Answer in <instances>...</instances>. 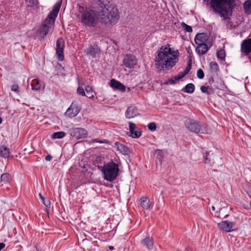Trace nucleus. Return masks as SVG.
Returning a JSON list of instances; mask_svg holds the SVG:
<instances>
[{
	"instance_id": "nucleus-1",
	"label": "nucleus",
	"mask_w": 251,
	"mask_h": 251,
	"mask_svg": "<svg viewBox=\"0 0 251 251\" xmlns=\"http://www.w3.org/2000/svg\"><path fill=\"white\" fill-rule=\"evenodd\" d=\"M170 46L169 44L162 46L156 52L154 66L159 72L171 70L178 61V50L173 49Z\"/></svg>"
},
{
	"instance_id": "nucleus-2",
	"label": "nucleus",
	"mask_w": 251,
	"mask_h": 251,
	"mask_svg": "<svg viewBox=\"0 0 251 251\" xmlns=\"http://www.w3.org/2000/svg\"><path fill=\"white\" fill-rule=\"evenodd\" d=\"M234 0H203L207 5H209L213 11L217 13L224 20L228 19V14L232 11L231 4Z\"/></svg>"
},
{
	"instance_id": "nucleus-3",
	"label": "nucleus",
	"mask_w": 251,
	"mask_h": 251,
	"mask_svg": "<svg viewBox=\"0 0 251 251\" xmlns=\"http://www.w3.org/2000/svg\"><path fill=\"white\" fill-rule=\"evenodd\" d=\"M99 2L100 3V5L101 8L99 12L101 22L105 24H109L112 25L116 24L120 17L118 8L112 5L108 6L107 7L102 2L100 1Z\"/></svg>"
},
{
	"instance_id": "nucleus-4",
	"label": "nucleus",
	"mask_w": 251,
	"mask_h": 251,
	"mask_svg": "<svg viewBox=\"0 0 251 251\" xmlns=\"http://www.w3.org/2000/svg\"><path fill=\"white\" fill-rule=\"evenodd\" d=\"M78 12L81 14V22L88 26L94 27L97 24L100 11L88 7L79 6Z\"/></svg>"
},
{
	"instance_id": "nucleus-5",
	"label": "nucleus",
	"mask_w": 251,
	"mask_h": 251,
	"mask_svg": "<svg viewBox=\"0 0 251 251\" xmlns=\"http://www.w3.org/2000/svg\"><path fill=\"white\" fill-rule=\"evenodd\" d=\"M101 170L104 179L112 182L117 177L119 171V166L113 161L104 164Z\"/></svg>"
},
{
	"instance_id": "nucleus-6",
	"label": "nucleus",
	"mask_w": 251,
	"mask_h": 251,
	"mask_svg": "<svg viewBox=\"0 0 251 251\" xmlns=\"http://www.w3.org/2000/svg\"><path fill=\"white\" fill-rule=\"evenodd\" d=\"M184 124L188 130L196 133H205L206 132L205 130L207 126L206 124L199 123L193 119L187 118L185 120Z\"/></svg>"
},
{
	"instance_id": "nucleus-7",
	"label": "nucleus",
	"mask_w": 251,
	"mask_h": 251,
	"mask_svg": "<svg viewBox=\"0 0 251 251\" xmlns=\"http://www.w3.org/2000/svg\"><path fill=\"white\" fill-rule=\"evenodd\" d=\"M61 4L62 0H61L54 4L52 11L50 12L47 17L44 20L46 23H50L52 25L54 24L55 18L57 16Z\"/></svg>"
},
{
	"instance_id": "nucleus-8",
	"label": "nucleus",
	"mask_w": 251,
	"mask_h": 251,
	"mask_svg": "<svg viewBox=\"0 0 251 251\" xmlns=\"http://www.w3.org/2000/svg\"><path fill=\"white\" fill-rule=\"evenodd\" d=\"M65 47V41L62 38H59L56 41V54L59 60L64 59L63 51Z\"/></svg>"
},
{
	"instance_id": "nucleus-9",
	"label": "nucleus",
	"mask_w": 251,
	"mask_h": 251,
	"mask_svg": "<svg viewBox=\"0 0 251 251\" xmlns=\"http://www.w3.org/2000/svg\"><path fill=\"white\" fill-rule=\"evenodd\" d=\"M123 62L126 67L133 68L137 65V59L134 55L129 54L125 56Z\"/></svg>"
},
{
	"instance_id": "nucleus-10",
	"label": "nucleus",
	"mask_w": 251,
	"mask_h": 251,
	"mask_svg": "<svg viewBox=\"0 0 251 251\" xmlns=\"http://www.w3.org/2000/svg\"><path fill=\"white\" fill-rule=\"evenodd\" d=\"M219 227L226 232H231L236 229L235 223L234 222L224 221L218 224Z\"/></svg>"
},
{
	"instance_id": "nucleus-11",
	"label": "nucleus",
	"mask_w": 251,
	"mask_h": 251,
	"mask_svg": "<svg viewBox=\"0 0 251 251\" xmlns=\"http://www.w3.org/2000/svg\"><path fill=\"white\" fill-rule=\"evenodd\" d=\"M81 109L80 105L75 104V102H73L65 112V115L70 118L75 117L79 113Z\"/></svg>"
},
{
	"instance_id": "nucleus-12",
	"label": "nucleus",
	"mask_w": 251,
	"mask_h": 251,
	"mask_svg": "<svg viewBox=\"0 0 251 251\" xmlns=\"http://www.w3.org/2000/svg\"><path fill=\"white\" fill-rule=\"evenodd\" d=\"M53 25L44 21L42 26L39 29V35L42 38H44L52 29Z\"/></svg>"
},
{
	"instance_id": "nucleus-13",
	"label": "nucleus",
	"mask_w": 251,
	"mask_h": 251,
	"mask_svg": "<svg viewBox=\"0 0 251 251\" xmlns=\"http://www.w3.org/2000/svg\"><path fill=\"white\" fill-rule=\"evenodd\" d=\"M88 134L86 130L82 128H75L73 129L71 135L75 136L77 139L85 137Z\"/></svg>"
},
{
	"instance_id": "nucleus-14",
	"label": "nucleus",
	"mask_w": 251,
	"mask_h": 251,
	"mask_svg": "<svg viewBox=\"0 0 251 251\" xmlns=\"http://www.w3.org/2000/svg\"><path fill=\"white\" fill-rule=\"evenodd\" d=\"M139 115L138 109L134 106H131L127 108L125 113L126 117L127 119L133 118Z\"/></svg>"
},
{
	"instance_id": "nucleus-15",
	"label": "nucleus",
	"mask_w": 251,
	"mask_h": 251,
	"mask_svg": "<svg viewBox=\"0 0 251 251\" xmlns=\"http://www.w3.org/2000/svg\"><path fill=\"white\" fill-rule=\"evenodd\" d=\"M208 39L206 33H198L195 38V42L197 45H201L205 44V42Z\"/></svg>"
},
{
	"instance_id": "nucleus-16",
	"label": "nucleus",
	"mask_w": 251,
	"mask_h": 251,
	"mask_svg": "<svg viewBox=\"0 0 251 251\" xmlns=\"http://www.w3.org/2000/svg\"><path fill=\"white\" fill-rule=\"evenodd\" d=\"M241 50L246 54L251 52V38L243 41L241 45Z\"/></svg>"
},
{
	"instance_id": "nucleus-17",
	"label": "nucleus",
	"mask_w": 251,
	"mask_h": 251,
	"mask_svg": "<svg viewBox=\"0 0 251 251\" xmlns=\"http://www.w3.org/2000/svg\"><path fill=\"white\" fill-rule=\"evenodd\" d=\"M115 147L123 155H127L130 153V150L127 147L118 142L115 143Z\"/></svg>"
},
{
	"instance_id": "nucleus-18",
	"label": "nucleus",
	"mask_w": 251,
	"mask_h": 251,
	"mask_svg": "<svg viewBox=\"0 0 251 251\" xmlns=\"http://www.w3.org/2000/svg\"><path fill=\"white\" fill-rule=\"evenodd\" d=\"M110 86L116 89L124 92L126 90V87L122 83L114 79H112L110 81Z\"/></svg>"
},
{
	"instance_id": "nucleus-19",
	"label": "nucleus",
	"mask_w": 251,
	"mask_h": 251,
	"mask_svg": "<svg viewBox=\"0 0 251 251\" xmlns=\"http://www.w3.org/2000/svg\"><path fill=\"white\" fill-rule=\"evenodd\" d=\"M100 49L97 45H94L93 46H90L87 51V54L92 56L93 57H95L97 53H99Z\"/></svg>"
},
{
	"instance_id": "nucleus-20",
	"label": "nucleus",
	"mask_w": 251,
	"mask_h": 251,
	"mask_svg": "<svg viewBox=\"0 0 251 251\" xmlns=\"http://www.w3.org/2000/svg\"><path fill=\"white\" fill-rule=\"evenodd\" d=\"M208 48L206 44L198 45L196 49V51L200 55L204 54L207 52Z\"/></svg>"
},
{
	"instance_id": "nucleus-21",
	"label": "nucleus",
	"mask_w": 251,
	"mask_h": 251,
	"mask_svg": "<svg viewBox=\"0 0 251 251\" xmlns=\"http://www.w3.org/2000/svg\"><path fill=\"white\" fill-rule=\"evenodd\" d=\"M142 244L146 246L149 250H151L153 245V241L152 238L147 237L142 240Z\"/></svg>"
},
{
	"instance_id": "nucleus-22",
	"label": "nucleus",
	"mask_w": 251,
	"mask_h": 251,
	"mask_svg": "<svg viewBox=\"0 0 251 251\" xmlns=\"http://www.w3.org/2000/svg\"><path fill=\"white\" fill-rule=\"evenodd\" d=\"M140 204L142 207L145 209H148L150 207V201L147 197H142L140 199Z\"/></svg>"
},
{
	"instance_id": "nucleus-23",
	"label": "nucleus",
	"mask_w": 251,
	"mask_h": 251,
	"mask_svg": "<svg viewBox=\"0 0 251 251\" xmlns=\"http://www.w3.org/2000/svg\"><path fill=\"white\" fill-rule=\"evenodd\" d=\"M9 149L5 146H1L0 147V156L6 158L9 157Z\"/></svg>"
},
{
	"instance_id": "nucleus-24",
	"label": "nucleus",
	"mask_w": 251,
	"mask_h": 251,
	"mask_svg": "<svg viewBox=\"0 0 251 251\" xmlns=\"http://www.w3.org/2000/svg\"><path fill=\"white\" fill-rule=\"evenodd\" d=\"M183 92L187 93H192L195 91V85L193 83L187 84L182 89Z\"/></svg>"
},
{
	"instance_id": "nucleus-25",
	"label": "nucleus",
	"mask_w": 251,
	"mask_h": 251,
	"mask_svg": "<svg viewBox=\"0 0 251 251\" xmlns=\"http://www.w3.org/2000/svg\"><path fill=\"white\" fill-rule=\"evenodd\" d=\"M243 7L245 12L247 14L251 13V0H246L243 4Z\"/></svg>"
},
{
	"instance_id": "nucleus-26",
	"label": "nucleus",
	"mask_w": 251,
	"mask_h": 251,
	"mask_svg": "<svg viewBox=\"0 0 251 251\" xmlns=\"http://www.w3.org/2000/svg\"><path fill=\"white\" fill-rule=\"evenodd\" d=\"M31 85L32 87V89L35 91H38L40 90L41 86V84L40 83L38 79H33L32 81Z\"/></svg>"
},
{
	"instance_id": "nucleus-27",
	"label": "nucleus",
	"mask_w": 251,
	"mask_h": 251,
	"mask_svg": "<svg viewBox=\"0 0 251 251\" xmlns=\"http://www.w3.org/2000/svg\"><path fill=\"white\" fill-rule=\"evenodd\" d=\"M210 71L212 73H216L219 69L218 64L215 61H211L209 63Z\"/></svg>"
},
{
	"instance_id": "nucleus-28",
	"label": "nucleus",
	"mask_w": 251,
	"mask_h": 251,
	"mask_svg": "<svg viewBox=\"0 0 251 251\" xmlns=\"http://www.w3.org/2000/svg\"><path fill=\"white\" fill-rule=\"evenodd\" d=\"M66 135V133L64 131H59L54 132L52 134L51 137L52 139H61Z\"/></svg>"
},
{
	"instance_id": "nucleus-29",
	"label": "nucleus",
	"mask_w": 251,
	"mask_h": 251,
	"mask_svg": "<svg viewBox=\"0 0 251 251\" xmlns=\"http://www.w3.org/2000/svg\"><path fill=\"white\" fill-rule=\"evenodd\" d=\"M85 90L87 93V97L89 98H92L94 97V94L93 89L91 86L87 85L86 86Z\"/></svg>"
},
{
	"instance_id": "nucleus-30",
	"label": "nucleus",
	"mask_w": 251,
	"mask_h": 251,
	"mask_svg": "<svg viewBox=\"0 0 251 251\" xmlns=\"http://www.w3.org/2000/svg\"><path fill=\"white\" fill-rule=\"evenodd\" d=\"M10 176L9 174L4 173L0 176V180L4 183H7L10 179Z\"/></svg>"
},
{
	"instance_id": "nucleus-31",
	"label": "nucleus",
	"mask_w": 251,
	"mask_h": 251,
	"mask_svg": "<svg viewBox=\"0 0 251 251\" xmlns=\"http://www.w3.org/2000/svg\"><path fill=\"white\" fill-rule=\"evenodd\" d=\"M180 24L185 32H191L192 31V28L191 26L187 25L184 22L181 23Z\"/></svg>"
},
{
	"instance_id": "nucleus-32",
	"label": "nucleus",
	"mask_w": 251,
	"mask_h": 251,
	"mask_svg": "<svg viewBox=\"0 0 251 251\" xmlns=\"http://www.w3.org/2000/svg\"><path fill=\"white\" fill-rule=\"evenodd\" d=\"M217 55L218 58L222 60H224L226 56L225 51L223 50L217 51Z\"/></svg>"
},
{
	"instance_id": "nucleus-33",
	"label": "nucleus",
	"mask_w": 251,
	"mask_h": 251,
	"mask_svg": "<svg viewBox=\"0 0 251 251\" xmlns=\"http://www.w3.org/2000/svg\"><path fill=\"white\" fill-rule=\"evenodd\" d=\"M39 195L44 204L47 207H50V201H46L44 197L41 195V193H39Z\"/></svg>"
},
{
	"instance_id": "nucleus-34",
	"label": "nucleus",
	"mask_w": 251,
	"mask_h": 251,
	"mask_svg": "<svg viewBox=\"0 0 251 251\" xmlns=\"http://www.w3.org/2000/svg\"><path fill=\"white\" fill-rule=\"evenodd\" d=\"M141 135V132L140 131L136 130L131 132V134L130 135L133 138H138Z\"/></svg>"
},
{
	"instance_id": "nucleus-35",
	"label": "nucleus",
	"mask_w": 251,
	"mask_h": 251,
	"mask_svg": "<svg viewBox=\"0 0 251 251\" xmlns=\"http://www.w3.org/2000/svg\"><path fill=\"white\" fill-rule=\"evenodd\" d=\"M129 124V133H130V135L131 134V132L133 133V131H135V129H136V125L134 123L132 122H128Z\"/></svg>"
},
{
	"instance_id": "nucleus-36",
	"label": "nucleus",
	"mask_w": 251,
	"mask_h": 251,
	"mask_svg": "<svg viewBox=\"0 0 251 251\" xmlns=\"http://www.w3.org/2000/svg\"><path fill=\"white\" fill-rule=\"evenodd\" d=\"M197 76L199 79H202L204 76V74L202 69H199L197 72Z\"/></svg>"
},
{
	"instance_id": "nucleus-37",
	"label": "nucleus",
	"mask_w": 251,
	"mask_h": 251,
	"mask_svg": "<svg viewBox=\"0 0 251 251\" xmlns=\"http://www.w3.org/2000/svg\"><path fill=\"white\" fill-rule=\"evenodd\" d=\"M148 128L151 131H154L156 128V124L154 122L150 123L148 125Z\"/></svg>"
},
{
	"instance_id": "nucleus-38",
	"label": "nucleus",
	"mask_w": 251,
	"mask_h": 251,
	"mask_svg": "<svg viewBox=\"0 0 251 251\" xmlns=\"http://www.w3.org/2000/svg\"><path fill=\"white\" fill-rule=\"evenodd\" d=\"M191 69V63L190 62L188 63L185 70L183 72V73L184 75H186L189 72Z\"/></svg>"
},
{
	"instance_id": "nucleus-39",
	"label": "nucleus",
	"mask_w": 251,
	"mask_h": 251,
	"mask_svg": "<svg viewBox=\"0 0 251 251\" xmlns=\"http://www.w3.org/2000/svg\"><path fill=\"white\" fill-rule=\"evenodd\" d=\"M155 153L156 154V157L158 159L161 160L163 158V153L161 150H156L155 151Z\"/></svg>"
},
{
	"instance_id": "nucleus-40",
	"label": "nucleus",
	"mask_w": 251,
	"mask_h": 251,
	"mask_svg": "<svg viewBox=\"0 0 251 251\" xmlns=\"http://www.w3.org/2000/svg\"><path fill=\"white\" fill-rule=\"evenodd\" d=\"M208 155L209 153L207 152L204 153L203 154V157L204 159V162L206 164H208L210 162V159H209L208 157Z\"/></svg>"
},
{
	"instance_id": "nucleus-41",
	"label": "nucleus",
	"mask_w": 251,
	"mask_h": 251,
	"mask_svg": "<svg viewBox=\"0 0 251 251\" xmlns=\"http://www.w3.org/2000/svg\"><path fill=\"white\" fill-rule=\"evenodd\" d=\"M77 93L82 96H85V91L83 88L81 86L78 87L77 89Z\"/></svg>"
},
{
	"instance_id": "nucleus-42",
	"label": "nucleus",
	"mask_w": 251,
	"mask_h": 251,
	"mask_svg": "<svg viewBox=\"0 0 251 251\" xmlns=\"http://www.w3.org/2000/svg\"><path fill=\"white\" fill-rule=\"evenodd\" d=\"M11 90L17 93L19 92V87L18 84H14L11 86Z\"/></svg>"
},
{
	"instance_id": "nucleus-43",
	"label": "nucleus",
	"mask_w": 251,
	"mask_h": 251,
	"mask_svg": "<svg viewBox=\"0 0 251 251\" xmlns=\"http://www.w3.org/2000/svg\"><path fill=\"white\" fill-rule=\"evenodd\" d=\"M91 142L92 143H95V142L99 143H107V141L106 140H99V139H95L92 140Z\"/></svg>"
},
{
	"instance_id": "nucleus-44",
	"label": "nucleus",
	"mask_w": 251,
	"mask_h": 251,
	"mask_svg": "<svg viewBox=\"0 0 251 251\" xmlns=\"http://www.w3.org/2000/svg\"><path fill=\"white\" fill-rule=\"evenodd\" d=\"M208 87L201 86V91L204 93L209 94L208 91Z\"/></svg>"
},
{
	"instance_id": "nucleus-45",
	"label": "nucleus",
	"mask_w": 251,
	"mask_h": 251,
	"mask_svg": "<svg viewBox=\"0 0 251 251\" xmlns=\"http://www.w3.org/2000/svg\"><path fill=\"white\" fill-rule=\"evenodd\" d=\"M175 83V81L174 80L173 77L170 79H169L168 81L165 83V84H174Z\"/></svg>"
},
{
	"instance_id": "nucleus-46",
	"label": "nucleus",
	"mask_w": 251,
	"mask_h": 251,
	"mask_svg": "<svg viewBox=\"0 0 251 251\" xmlns=\"http://www.w3.org/2000/svg\"><path fill=\"white\" fill-rule=\"evenodd\" d=\"M52 156L50 154H48L45 157V160L47 161H50L51 160Z\"/></svg>"
},
{
	"instance_id": "nucleus-47",
	"label": "nucleus",
	"mask_w": 251,
	"mask_h": 251,
	"mask_svg": "<svg viewBox=\"0 0 251 251\" xmlns=\"http://www.w3.org/2000/svg\"><path fill=\"white\" fill-rule=\"evenodd\" d=\"M185 76H186L185 75H184V74L183 73V72H180L177 75V76L178 77H180V79L183 78Z\"/></svg>"
},
{
	"instance_id": "nucleus-48",
	"label": "nucleus",
	"mask_w": 251,
	"mask_h": 251,
	"mask_svg": "<svg viewBox=\"0 0 251 251\" xmlns=\"http://www.w3.org/2000/svg\"><path fill=\"white\" fill-rule=\"evenodd\" d=\"M184 251H194L193 249L190 247H186Z\"/></svg>"
},
{
	"instance_id": "nucleus-49",
	"label": "nucleus",
	"mask_w": 251,
	"mask_h": 251,
	"mask_svg": "<svg viewBox=\"0 0 251 251\" xmlns=\"http://www.w3.org/2000/svg\"><path fill=\"white\" fill-rule=\"evenodd\" d=\"M180 77H178L176 76H175L173 77L174 79V80L176 82V81H177V80H179L180 79Z\"/></svg>"
},
{
	"instance_id": "nucleus-50",
	"label": "nucleus",
	"mask_w": 251,
	"mask_h": 251,
	"mask_svg": "<svg viewBox=\"0 0 251 251\" xmlns=\"http://www.w3.org/2000/svg\"><path fill=\"white\" fill-rule=\"evenodd\" d=\"M101 160V157L100 156H97L96 157V161L97 162H100Z\"/></svg>"
},
{
	"instance_id": "nucleus-51",
	"label": "nucleus",
	"mask_w": 251,
	"mask_h": 251,
	"mask_svg": "<svg viewBox=\"0 0 251 251\" xmlns=\"http://www.w3.org/2000/svg\"><path fill=\"white\" fill-rule=\"evenodd\" d=\"M29 2L32 3L33 5L36 4V0H29Z\"/></svg>"
},
{
	"instance_id": "nucleus-52",
	"label": "nucleus",
	"mask_w": 251,
	"mask_h": 251,
	"mask_svg": "<svg viewBox=\"0 0 251 251\" xmlns=\"http://www.w3.org/2000/svg\"><path fill=\"white\" fill-rule=\"evenodd\" d=\"M108 248H109V249L110 250H111V251H113V250H114V247H113V246H109V247H108Z\"/></svg>"
},
{
	"instance_id": "nucleus-53",
	"label": "nucleus",
	"mask_w": 251,
	"mask_h": 251,
	"mask_svg": "<svg viewBox=\"0 0 251 251\" xmlns=\"http://www.w3.org/2000/svg\"><path fill=\"white\" fill-rule=\"evenodd\" d=\"M2 122V119L0 117V124Z\"/></svg>"
},
{
	"instance_id": "nucleus-54",
	"label": "nucleus",
	"mask_w": 251,
	"mask_h": 251,
	"mask_svg": "<svg viewBox=\"0 0 251 251\" xmlns=\"http://www.w3.org/2000/svg\"><path fill=\"white\" fill-rule=\"evenodd\" d=\"M212 209L213 210H215V207L214 206H212Z\"/></svg>"
},
{
	"instance_id": "nucleus-55",
	"label": "nucleus",
	"mask_w": 251,
	"mask_h": 251,
	"mask_svg": "<svg viewBox=\"0 0 251 251\" xmlns=\"http://www.w3.org/2000/svg\"><path fill=\"white\" fill-rule=\"evenodd\" d=\"M214 81L213 78H212V82Z\"/></svg>"
}]
</instances>
